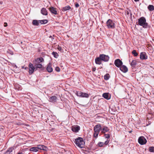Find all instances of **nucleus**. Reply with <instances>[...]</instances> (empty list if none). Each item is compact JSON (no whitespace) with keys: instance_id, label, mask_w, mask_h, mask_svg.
Here are the masks:
<instances>
[{"instance_id":"49","label":"nucleus","mask_w":154,"mask_h":154,"mask_svg":"<svg viewBox=\"0 0 154 154\" xmlns=\"http://www.w3.org/2000/svg\"><path fill=\"white\" fill-rule=\"evenodd\" d=\"M51 36H50V38H51Z\"/></svg>"},{"instance_id":"48","label":"nucleus","mask_w":154,"mask_h":154,"mask_svg":"<svg viewBox=\"0 0 154 154\" xmlns=\"http://www.w3.org/2000/svg\"><path fill=\"white\" fill-rule=\"evenodd\" d=\"M132 132V131H129V133H131Z\"/></svg>"},{"instance_id":"27","label":"nucleus","mask_w":154,"mask_h":154,"mask_svg":"<svg viewBox=\"0 0 154 154\" xmlns=\"http://www.w3.org/2000/svg\"><path fill=\"white\" fill-rule=\"evenodd\" d=\"M52 54L53 55L54 57L55 58H57L59 56L58 54L55 52H53L52 53Z\"/></svg>"},{"instance_id":"15","label":"nucleus","mask_w":154,"mask_h":154,"mask_svg":"<svg viewBox=\"0 0 154 154\" xmlns=\"http://www.w3.org/2000/svg\"><path fill=\"white\" fill-rule=\"evenodd\" d=\"M38 150L39 149L41 150H46L47 147L44 145H38L37 146Z\"/></svg>"},{"instance_id":"1","label":"nucleus","mask_w":154,"mask_h":154,"mask_svg":"<svg viewBox=\"0 0 154 154\" xmlns=\"http://www.w3.org/2000/svg\"><path fill=\"white\" fill-rule=\"evenodd\" d=\"M74 142L78 147L81 148L84 147L85 142L82 138L81 137H78L75 139Z\"/></svg>"},{"instance_id":"41","label":"nucleus","mask_w":154,"mask_h":154,"mask_svg":"<svg viewBox=\"0 0 154 154\" xmlns=\"http://www.w3.org/2000/svg\"><path fill=\"white\" fill-rule=\"evenodd\" d=\"M4 26L5 27H6L7 26V23H4Z\"/></svg>"},{"instance_id":"40","label":"nucleus","mask_w":154,"mask_h":154,"mask_svg":"<svg viewBox=\"0 0 154 154\" xmlns=\"http://www.w3.org/2000/svg\"><path fill=\"white\" fill-rule=\"evenodd\" d=\"M109 143V141L108 140H106V141H105V142L104 143V144L105 145H107L108 143Z\"/></svg>"},{"instance_id":"12","label":"nucleus","mask_w":154,"mask_h":154,"mask_svg":"<svg viewBox=\"0 0 154 154\" xmlns=\"http://www.w3.org/2000/svg\"><path fill=\"white\" fill-rule=\"evenodd\" d=\"M72 130L74 132L76 133L79 131L80 129V127L78 126H73L72 128Z\"/></svg>"},{"instance_id":"10","label":"nucleus","mask_w":154,"mask_h":154,"mask_svg":"<svg viewBox=\"0 0 154 154\" xmlns=\"http://www.w3.org/2000/svg\"><path fill=\"white\" fill-rule=\"evenodd\" d=\"M140 58L141 60H146L147 58V56L145 52H142L140 53Z\"/></svg>"},{"instance_id":"11","label":"nucleus","mask_w":154,"mask_h":154,"mask_svg":"<svg viewBox=\"0 0 154 154\" xmlns=\"http://www.w3.org/2000/svg\"><path fill=\"white\" fill-rule=\"evenodd\" d=\"M101 129V126L100 124H97L94 127V131L100 132Z\"/></svg>"},{"instance_id":"47","label":"nucleus","mask_w":154,"mask_h":154,"mask_svg":"<svg viewBox=\"0 0 154 154\" xmlns=\"http://www.w3.org/2000/svg\"><path fill=\"white\" fill-rule=\"evenodd\" d=\"M14 66H15V67L16 68H17V66H16V65H14Z\"/></svg>"},{"instance_id":"17","label":"nucleus","mask_w":154,"mask_h":154,"mask_svg":"<svg viewBox=\"0 0 154 154\" xmlns=\"http://www.w3.org/2000/svg\"><path fill=\"white\" fill-rule=\"evenodd\" d=\"M102 60L100 57V56L99 57H97L95 59V62L96 64L100 65L101 63Z\"/></svg>"},{"instance_id":"4","label":"nucleus","mask_w":154,"mask_h":154,"mask_svg":"<svg viewBox=\"0 0 154 154\" xmlns=\"http://www.w3.org/2000/svg\"><path fill=\"white\" fill-rule=\"evenodd\" d=\"M76 95L78 96L81 97L88 98L89 97V95L88 94L81 92H77L76 93Z\"/></svg>"},{"instance_id":"6","label":"nucleus","mask_w":154,"mask_h":154,"mask_svg":"<svg viewBox=\"0 0 154 154\" xmlns=\"http://www.w3.org/2000/svg\"><path fill=\"white\" fill-rule=\"evenodd\" d=\"M29 73L30 75L32 74L34 71L35 67L34 66L33 64L30 63L29 64Z\"/></svg>"},{"instance_id":"36","label":"nucleus","mask_w":154,"mask_h":154,"mask_svg":"<svg viewBox=\"0 0 154 154\" xmlns=\"http://www.w3.org/2000/svg\"><path fill=\"white\" fill-rule=\"evenodd\" d=\"M104 136L105 137L108 139H109L110 137V135L109 134H105Z\"/></svg>"},{"instance_id":"32","label":"nucleus","mask_w":154,"mask_h":154,"mask_svg":"<svg viewBox=\"0 0 154 154\" xmlns=\"http://www.w3.org/2000/svg\"><path fill=\"white\" fill-rule=\"evenodd\" d=\"M149 151L151 152H154V147L151 146L149 148Z\"/></svg>"},{"instance_id":"37","label":"nucleus","mask_w":154,"mask_h":154,"mask_svg":"<svg viewBox=\"0 0 154 154\" xmlns=\"http://www.w3.org/2000/svg\"><path fill=\"white\" fill-rule=\"evenodd\" d=\"M55 70L58 72H59L60 71V69L58 67H56L55 68Z\"/></svg>"},{"instance_id":"23","label":"nucleus","mask_w":154,"mask_h":154,"mask_svg":"<svg viewBox=\"0 0 154 154\" xmlns=\"http://www.w3.org/2000/svg\"><path fill=\"white\" fill-rule=\"evenodd\" d=\"M109 130V129L107 127L104 126L103 128L101 129V132L103 133H105L108 132Z\"/></svg>"},{"instance_id":"5","label":"nucleus","mask_w":154,"mask_h":154,"mask_svg":"<svg viewBox=\"0 0 154 154\" xmlns=\"http://www.w3.org/2000/svg\"><path fill=\"white\" fill-rule=\"evenodd\" d=\"M138 142L139 144L142 145L145 144L147 142V140L144 137L141 136L139 138Z\"/></svg>"},{"instance_id":"13","label":"nucleus","mask_w":154,"mask_h":154,"mask_svg":"<svg viewBox=\"0 0 154 154\" xmlns=\"http://www.w3.org/2000/svg\"><path fill=\"white\" fill-rule=\"evenodd\" d=\"M119 68L124 73H125L128 71V68L125 65H122Z\"/></svg>"},{"instance_id":"21","label":"nucleus","mask_w":154,"mask_h":154,"mask_svg":"<svg viewBox=\"0 0 154 154\" xmlns=\"http://www.w3.org/2000/svg\"><path fill=\"white\" fill-rule=\"evenodd\" d=\"M71 8V7L69 5H67L65 7H63L62 9L63 11L64 12L69 10Z\"/></svg>"},{"instance_id":"25","label":"nucleus","mask_w":154,"mask_h":154,"mask_svg":"<svg viewBox=\"0 0 154 154\" xmlns=\"http://www.w3.org/2000/svg\"><path fill=\"white\" fill-rule=\"evenodd\" d=\"M149 10L150 11H152L154 10V6L152 5H149L147 7Z\"/></svg>"},{"instance_id":"30","label":"nucleus","mask_w":154,"mask_h":154,"mask_svg":"<svg viewBox=\"0 0 154 154\" xmlns=\"http://www.w3.org/2000/svg\"><path fill=\"white\" fill-rule=\"evenodd\" d=\"M35 66L37 68H41L42 67V64H35Z\"/></svg>"},{"instance_id":"26","label":"nucleus","mask_w":154,"mask_h":154,"mask_svg":"<svg viewBox=\"0 0 154 154\" xmlns=\"http://www.w3.org/2000/svg\"><path fill=\"white\" fill-rule=\"evenodd\" d=\"M40 23L41 24H45L47 23L48 22V20H39Z\"/></svg>"},{"instance_id":"7","label":"nucleus","mask_w":154,"mask_h":154,"mask_svg":"<svg viewBox=\"0 0 154 154\" xmlns=\"http://www.w3.org/2000/svg\"><path fill=\"white\" fill-rule=\"evenodd\" d=\"M114 64L116 67L119 68L122 65L123 63L119 59H117L115 61Z\"/></svg>"},{"instance_id":"22","label":"nucleus","mask_w":154,"mask_h":154,"mask_svg":"<svg viewBox=\"0 0 154 154\" xmlns=\"http://www.w3.org/2000/svg\"><path fill=\"white\" fill-rule=\"evenodd\" d=\"M32 23L33 25L34 26H39V24L40 23L39 20H33L32 22Z\"/></svg>"},{"instance_id":"43","label":"nucleus","mask_w":154,"mask_h":154,"mask_svg":"<svg viewBox=\"0 0 154 154\" xmlns=\"http://www.w3.org/2000/svg\"><path fill=\"white\" fill-rule=\"evenodd\" d=\"M17 154H23V153L21 152H19Z\"/></svg>"},{"instance_id":"2","label":"nucleus","mask_w":154,"mask_h":154,"mask_svg":"<svg viewBox=\"0 0 154 154\" xmlns=\"http://www.w3.org/2000/svg\"><path fill=\"white\" fill-rule=\"evenodd\" d=\"M146 21V19L144 17H141L138 19V24L143 26V28H147L148 26V24Z\"/></svg>"},{"instance_id":"28","label":"nucleus","mask_w":154,"mask_h":154,"mask_svg":"<svg viewBox=\"0 0 154 154\" xmlns=\"http://www.w3.org/2000/svg\"><path fill=\"white\" fill-rule=\"evenodd\" d=\"M136 64V61L135 60H133L131 63V65L132 66H134Z\"/></svg>"},{"instance_id":"16","label":"nucleus","mask_w":154,"mask_h":154,"mask_svg":"<svg viewBox=\"0 0 154 154\" xmlns=\"http://www.w3.org/2000/svg\"><path fill=\"white\" fill-rule=\"evenodd\" d=\"M49 10L52 13L56 15L57 14V11L56 10V9L54 8L53 7H50L49 8Z\"/></svg>"},{"instance_id":"3","label":"nucleus","mask_w":154,"mask_h":154,"mask_svg":"<svg viewBox=\"0 0 154 154\" xmlns=\"http://www.w3.org/2000/svg\"><path fill=\"white\" fill-rule=\"evenodd\" d=\"M107 27L108 29H114L115 28V24L111 20L109 19L106 22Z\"/></svg>"},{"instance_id":"19","label":"nucleus","mask_w":154,"mask_h":154,"mask_svg":"<svg viewBox=\"0 0 154 154\" xmlns=\"http://www.w3.org/2000/svg\"><path fill=\"white\" fill-rule=\"evenodd\" d=\"M41 13L44 15H47L48 14V12L46 9L44 8H42L41 10Z\"/></svg>"},{"instance_id":"44","label":"nucleus","mask_w":154,"mask_h":154,"mask_svg":"<svg viewBox=\"0 0 154 154\" xmlns=\"http://www.w3.org/2000/svg\"><path fill=\"white\" fill-rule=\"evenodd\" d=\"M3 4V2H0V4L1 5H2Z\"/></svg>"},{"instance_id":"35","label":"nucleus","mask_w":154,"mask_h":154,"mask_svg":"<svg viewBox=\"0 0 154 154\" xmlns=\"http://www.w3.org/2000/svg\"><path fill=\"white\" fill-rule=\"evenodd\" d=\"M103 144L104 143L101 142H99L98 143V145L100 147L102 146Z\"/></svg>"},{"instance_id":"39","label":"nucleus","mask_w":154,"mask_h":154,"mask_svg":"<svg viewBox=\"0 0 154 154\" xmlns=\"http://www.w3.org/2000/svg\"><path fill=\"white\" fill-rule=\"evenodd\" d=\"M75 7L77 8H78L79 6V5L78 3H76V4H75Z\"/></svg>"},{"instance_id":"33","label":"nucleus","mask_w":154,"mask_h":154,"mask_svg":"<svg viewBox=\"0 0 154 154\" xmlns=\"http://www.w3.org/2000/svg\"><path fill=\"white\" fill-rule=\"evenodd\" d=\"M109 74H106L104 76V79L105 80H108L109 79Z\"/></svg>"},{"instance_id":"31","label":"nucleus","mask_w":154,"mask_h":154,"mask_svg":"<svg viewBox=\"0 0 154 154\" xmlns=\"http://www.w3.org/2000/svg\"><path fill=\"white\" fill-rule=\"evenodd\" d=\"M99 132L94 131V137L97 138L98 136Z\"/></svg>"},{"instance_id":"29","label":"nucleus","mask_w":154,"mask_h":154,"mask_svg":"<svg viewBox=\"0 0 154 154\" xmlns=\"http://www.w3.org/2000/svg\"><path fill=\"white\" fill-rule=\"evenodd\" d=\"M44 60V59L42 57L38 58L35 60L36 61H39L40 62H43Z\"/></svg>"},{"instance_id":"18","label":"nucleus","mask_w":154,"mask_h":154,"mask_svg":"<svg viewBox=\"0 0 154 154\" xmlns=\"http://www.w3.org/2000/svg\"><path fill=\"white\" fill-rule=\"evenodd\" d=\"M14 149V148L13 147H11L9 148L8 150L6 151L5 154H10L12 152Z\"/></svg>"},{"instance_id":"45","label":"nucleus","mask_w":154,"mask_h":154,"mask_svg":"<svg viewBox=\"0 0 154 154\" xmlns=\"http://www.w3.org/2000/svg\"><path fill=\"white\" fill-rule=\"evenodd\" d=\"M134 1H135V2H138V1L139 0H134Z\"/></svg>"},{"instance_id":"34","label":"nucleus","mask_w":154,"mask_h":154,"mask_svg":"<svg viewBox=\"0 0 154 154\" xmlns=\"http://www.w3.org/2000/svg\"><path fill=\"white\" fill-rule=\"evenodd\" d=\"M132 53L134 55V56H137L138 55L137 53L136 52V51L135 50H133Z\"/></svg>"},{"instance_id":"9","label":"nucleus","mask_w":154,"mask_h":154,"mask_svg":"<svg viewBox=\"0 0 154 154\" xmlns=\"http://www.w3.org/2000/svg\"><path fill=\"white\" fill-rule=\"evenodd\" d=\"M57 97L55 96L49 97V101L51 102L54 103L57 101Z\"/></svg>"},{"instance_id":"46","label":"nucleus","mask_w":154,"mask_h":154,"mask_svg":"<svg viewBox=\"0 0 154 154\" xmlns=\"http://www.w3.org/2000/svg\"><path fill=\"white\" fill-rule=\"evenodd\" d=\"M28 69V67H26L25 68V69Z\"/></svg>"},{"instance_id":"20","label":"nucleus","mask_w":154,"mask_h":154,"mask_svg":"<svg viewBox=\"0 0 154 154\" xmlns=\"http://www.w3.org/2000/svg\"><path fill=\"white\" fill-rule=\"evenodd\" d=\"M103 97L105 99L107 100H109L110 99V97L109 96V93H104L103 94Z\"/></svg>"},{"instance_id":"24","label":"nucleus","mask_w":154,"mask_h":154,"mask_svg":"<svg viewBox=\"0 0 154 154\" xmlns=\"http://www.w3.org/2000/svg\"><path fill=\"white\" fill-rule=\"evenodd\" d=\"M30 151L33 152H37L38 151L37 147H33L30 148L29 149Z\"/></svg>"},{"instance_id":"8","label":"nucleus","mask_w":154,"mask_h":154,"mask_svg":"<svg viewBox=\"0 0 154 154\" xmlns=\"http://www.w3.org/2000/svg\"><path fill=\"white\" fill-rule=\"evenodd\" d=\"M100 57L101 58V60L105 62L108 61L109 59V57L108 55H106L103 54H100Z\"/></svg>"},{"instance_id":"42","label":"nucleus","mask_w":154,"mask_h":154,"mask_svg":"<svg viewBox=\"0 0 154 154\" xmlns=\"http://www.w3.org/2000/svg\"><path fill=\"white\" fill-rule=\"evenodd\" d=\"M96 70V68H94L92 69V71L93 72H94Z\"/></svg>"},{"instance_id":"14","label":"nucleus","mask_w":154,"mask_h":154,"mask_svg":"<svg viewBox=\"0 0 154 154\" xmlns=\"http://www.w3.org/2000/svg\"><path fill=\"white\" fill-rule=\"evenodd\" d=\"M52 65L51 63H49L47 65L46 69L49 72H51L53 71V69L51 67Z\"/></svg>"},{"instance_id":"38","label":"nucleus","mask_w":154,"mask_h":154,"mask_svg":"<svg viewBox=\"0 0 154 154\" xmlns=\"http://www.w3.org/2000/svg\"><path fill=\"white\" fill-rule=\"evenodd\" d=\"M57 49L59 51H60L62 49V48L60 46H58L57 47Z\"/></svg>"},{"instance_id":"50","label":"nucleus","mask_w":154,"mask_h":154,"mask_svg":"<svg viewBox=\"0 0 154 154\" xmlns=\"http://www.w3.org/2000/svg\"><path fill=\"white\" fill-rule=\"evenodd\" d=\"M153 94H154V91Z\"/></svg>"}]
</instances>
